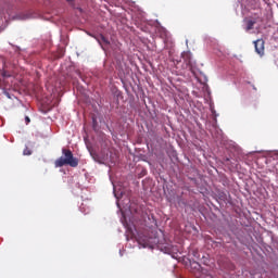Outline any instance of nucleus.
Listing matches in <instances>:
<instances>
[{
	"instance_id": "obj_1",
	"label": "nucleus",
	"mask_w": 278,
	"mask_h": 278,
	"mask_svg": "<svg viewBox=\"0 0 278 278\" xmlns=\"http://www.w3.org/2000/svg\"><path fill=\"white\" fill-rule=\"evenodd\" d=\"M62 155L55 160V168H62V166H71L72 168H77L79 166V159L73 155V151L63 148Z\"/></svg>"
},
{
	"instance_id": "obj_2",
	"label": "nucleus",
	"mask_w": 278,
	"mask_h": 278,
	"mask_svg": "<svg viewBox=\"0 0 278 278\" xmlns=\"http://www.w3.org/2000/svg\"><path fill=\"white\" fill-rule=\"evenodd\" d=\"M255 52L258 55H264V39H257L254 41Z\"/></svg>"
},
{
	"instance_id": "obj_3",
	"label": "nucleus",
	"mask_w": 278,
	"mask_h": 278,
	"mask_svg": "<svg viewBox=\"0 0 278 278\" xmlns=\"http://www.w3.org/2000/svg\"><path fill=\"white\" fill-rule=\"evenodd\" d=\"M255 21L252 20H248L247 21V27H245V31H251V29H253V27H255Z\"/></svg>"
},
{
	"instance_id": "obj_4",
	"label": "nucleus",
	"mask_w": 278,
	"mask_h": 278,
	"mask_svg": "<svg viewBox=\"0 0 278 278\" xmlns=\"http://www.w3.org/2000/svg\"><path fill=\"white\" fill-rule=\"evenodd\" d=\"M190 52H184L182 53V58H184V60H186V62L188 63V64H190Z\"/></svg>"
},
{
	"instance_id": "obj_5",
	"label": "nucleus",
	"mask_w": 278,
	"mask_h": 278,
	"mask_svg": "<svg viewBox=\"0 0 278 278\" xmlns=\"http://www.w3.org/2000/svg\"><path fill=\"white\" fill-rule=\"evenodd\" d=\"M100 40L101 42H103L104 45H110V41L108 40V38H105V36L100 35Z\"/></svg>"
},
{
	"instance_id": "obj_6",
	"label": "nucleus",
	"mask_w": 278,
	"mask_h": 278,
	"mask_svg": "<svg viewBox=\"0 0 278 278\" xmlns=\"http://www.w3.org/2000/svg\"><path fill=\"white\" fill-rule=\"evenodd\" d=\"M24 155H31V150H29L28 148L24 149Z\"/></svg>"
},
{
	"instance_id": "obj_7",
	"label": "nucleus",
	"mask_w": 278,
	"mask_h": 278,
	"mask_svg": "<svg viewBox=\"0 0 278 278\" xmlns=\"http://www.w3.org/2000/svg\"><path fill=\"white\" fill-rule=\"evenodd\" d=\"M25 121H26L27 124L31 122V119H29V116H26Z\"/></svg>"
}]
</instances>
